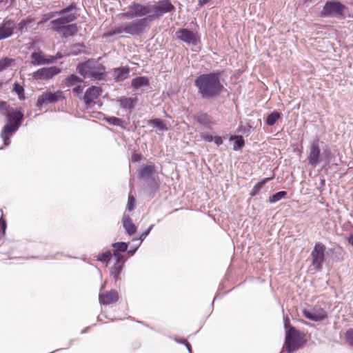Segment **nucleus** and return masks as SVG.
Here are the masks:
<instances>
[{"label": "nucleus", "mask_w": 353, "mask_h": 353, "mask_svg": "<svg viewBox=\"0 0 353 353\" xmlns=\"http://www.w3.org/2000/svg\"><path fill=\"white\" fill-rule=\"evenodd\" d=\"M198 94L203 99H212L219 97L224 90L221 81L220 72H210L198 76L194 80Z\"/></svg>", "instance_id": "1"}, {"label": "nucleus", "mask_w": 353, "mask_h": 353, "mask_svg": "<svg viewBox=\"0 0 353 353\" xmlns=\"http://www.w3.org/2000/svg\"><path fill=\"white\" fill-rule=\"evenodd\" d=\"M148 28V23H128L124 27L118 26L114 28H108V30L102 34V38L109 41H112L121 37L123 33L135 35L140 34Z\"/></svg>", "instance_id": "2"}, {"label": "nucleus", "mask_w": 353, "mask_h": 353, "mask_svg": "<svg viewBox=\"0 0 353 353\" xmlns=\"http://www.w3.org/2000/svg\"><path fill=\"white\" fill-rule=\"evenodd\" d=\"M8 119V123L4 125L1 132V137L4 145H8L10 143V137L19 129L21 122L23 119V114L21 111H8L5 114Z\"/></svg>", "instance_id": "3"}, {"label": "nucleus", "mask_w": 353, "mask_h": 353, "mask_svg": "<svg viewBox=\"0 0 353 353\" xmlns=\"http://www.w3.org/2000/svg\"><path fill=\"white\" fill-rule=\"evenodd\" d=\"M305 342V334L297 330L294 327H290V328L285 331V342L281 353L284 350L288 353H293L301 348Z\"/></svg>", "instance_id": "4"}, {"label": "nucleus", "mask_w": 353, "mask_h": 353, "mask_svg": "<svg viewBox=\"0 0 353 353\" xmlns=\"http://www.w3.org/2000/svg\"><path fill=\"white\" fill-rule=\"evenodd\" d=\"M77 69L83 78L102 80L105 76V67L92 60L79 64Z\"/></svg>", "instance_id": "5"}, {"label": "nucleus", "mask_w": 353, "mask_h": 353, "mask_svg": "<svg viewBox=\"0 0 353 353\" xmlns=\"http://www.w3.org/2000/svg\"><path fill=\"white\" fill-rule=\"evenodd\" d=\"M320 143H323L318 138H316L309 145L307 157V163L314 168L321 162L323 161H327L330 156V151L329 150H323V152H321Z\"/></svg>", "instance_id": "6"}, {"label": "nucleus", "mask_w": 353, "mask_h": 353, "mask_svg": "<svg viewBox=\"0 0 353 353\" xmlns=\"http://www.w3.org/2000/svg\"><path fill=\"white\" fill-rule=\"evenodd\" d=\"M346 6L337 0L326 1L321 11V15L324 17H336L341 19L344 16Z\"/></svg>", "instance_id": "7"}, {"label": "nucleus", "mask_w": 353, "mask_h": 353, "mask_svg": "<svg viewBox=\"0 0 353 353\" xmlns=\"http://www.w3.org/2000/svg\"><path fill=\"white\" fill-rule=\"evenodd\" d=\"M325 245L321 242H316L311 252L312 265L317 272L323 269V264L325 258Z\"/></svg>", "instance_id": "8"}, {"label": "nucleus", "mask_w": 353, "mask_h": 353, "mask_svg": "<svg viewBox=\"0 0 353 353\" xmlns=\"http://www.w3.org/2000/svg\"><path fill=\"white\" fill-rule=\"evenodd\" d=\"M175 7L170 0H160L156 4L150 5V17H158L174 11Z\"/></svg>", "instance_id": "9"}, {"label": "nucleus", "mask_w": 353, "mask_h": 353, "mask_svg": "<svg viewBox=\"0 0 353 353\" xmlns=\"http://www.w3.org/2000/svg\"><path fill=\"white\" fill-rule=\"evenodd\" d=\"M64 99L63 92L61 90L54 92H45L38 97L37 106L41 108L45 104L54 103Z\"/></svg>", "instance_id": "10"}, {"label": "nucleus", "mask_w": 353, "mask_h": 353, "mask_svg": "<svg viewBox=\"0 0 353 353\" xmlns=\"http://www.w3.org/2000/svg\"><path fill=\"white\" fill-rule=\"evenodd\" d=\"M125 14L129 19L141 17L147 14L150 16V5L144 6L139 3L133 2L128 6V10Z\"/></svg>", "instance_id": "11"}, {"label": "nucleus", "mask_w": 353, "mask_h": 353, "mask_svg": "<svg viewBox=\"0 0 353 353\" xmlns=\"http://www.w3.org/2000/svg\"><path fill=\"white\" fill-rule=\"evenodd\" d=\"M61 17L50 21V22H73L77 19V6L74 3H70L65 8L60 10Z\"/></svg>", "instance_id": "12"}, {"label": "nucleus", "mask_w": 353, "mask_h": 353, "mask_svg": "<svg viewBox=\"0 0 353 353\" xmlns=\"http://www.w3.org/2000/svg\"><path fill=\"white\" fill-rule=\"evenodd\" d=\"M176 37L178 39L189 45H196L199 37L197 32H194L188 29L183 28L176 32Z\"/></svg>", "instance_id": "13"}, {"label": "nucleus", "mask_w": 353, "mask_h": 353, "mask_svg": "<svg viewBox=\"0 0 353 353\" xmlns=\"http://www.w3.org/2000/svg\"><path fill=\"white\" fill-rule=\"evenodd\" d=\"M61 71V69L56 66L42 68L33 73V78L34 79L48 80L59 74Z\"/></svg>", "instance_id": "14"}, {"label": "nucleus", "mask_w": 353, "mask_h": 353, "mask_svg": "<svg viewBox=\"0 0 353 353\" xmlns=\"http://www.w3.org/2000/svg\"><path fill=\"white\" fill-rule=\"evenodd\" d=\"M64 23H53L52 27L54 31L62 34L64 37H68L74 35L78 30L75 23H70L63 26Z\"/></svg>", "instance_id": "15"}, {"label": "nucleus", "mask_w": 353, "mask_h": 353, "mask_svg": "<svg viewBox=\"0 0 353 353\" xmlns=\"http://www.w3.org/2000/svg\"><path fill=\"white\" fill-rule=\"evenodd\" d=\"M101 92L102 89L100 87L92 85L88 88L83 96V100L86 106H90L101 95Z\"/></svg>", "instance_id": "16"}, {"label": "nucleus", "mask_w": 353, "mask_h": 353, "mask_svg": "<svg viewBox=\"0 0 353 353\" xmlns=\"http://www.w3.org/2000/svg\"><path fill=\"white\" fill-rule=\"evenodd\" d=\"M31 63L34 65H39L50 63L56 60L53 56H46L42 52H34L31 54Z\"/></svg>", "instance_id": "17"}, {"label": "nucleus", "mask_w": 353, "mask_h": 353, "mask_svg": "<svg viewBox=\"0 0 353 353\" xmlns=\"http://www.w3.org/2000/svg\"><path fill=\"white\" fill-rule=\"evenodd\" d=\"M304 316L313 321H319L327 318V312L321 308L314 309L311 311L304 310L303 311Z\"/></svg>", "instance_id": "18"}, {"label": "nucleus", "mask_w": 353, "mask_h": 353, "mask_svg": "<svg viewBox=\"0 0 353 353\" xmlns=\"http://www.w3.org/2000/svg\"><path fill=\"white\" fill-rule=\"evenodd\" d=\"M99 299L101 304L110 305L119 300V294L116 290H112L105 293L100 294Z\"/></svg>", "instance_id": "19"}, {"label": "nucleus", "mask_w": 353, "mask_h": 353, "mask_svg": "<svg viewBox=\"0 0 353 353\" xmlns=\"http://www.w3.org/2000/svg\"><path fill=\"white\" fill-rule=\"evenodd\" d=\"M196 121L205 128L211 130L216 125V121L212 117L207 113L202 112L194 117Z\"/></svg>", "instance_id": "20"}, {"label": "nucleus", "mask_w": 353, "mask_h": 353, "mask_svg": "<svg viewBox=\"0 0 353 353\" xmlns=\"http://www.w3.org/2000/svg\"><path fill=\"white\" fill-rule=\"evenodd\" d=\"M117 102L121 108L125 110H129L130 112L134 109L137 103V97H119L117 99Z\"/></svg>", "instance_id": "21"}, {"label": "nucleus", "mask_w": 353, "mask_h": 353, "mask_svg": "<svg viewBox=\"0 0 353 353\" xmlns=\"http://www.w3.org/2000/svg\"><path fill=\"white\" fill-rule=\"evenodd\" d=\"M123 226L126 233L132 236L137 232V227L132 223L131 218L128 214H124L122 218Z\"/></svg>", "instance_id": "22"}, {"label": "nucleus", "mask_w": 353, "mask_h": 353, "mask_svg": "<svg viewBox=\"0 0 353 353\" xmlns=\"http://www.w3.org/2000/svg\"><path fill=\"white\" fill-rule=\"evenodd\" d=\"M114 80L117 82L123 81L130 77V68L128 67H119L114 69Z\"/></svg>", "instance_id": "23"}, {"label": "nucleus", "mask_w": 353, "mask_h": 353, "mask_svg": "<svg viewBox=\"0 0 353 353\" xmlns=\"http://www.w3.org/2000/svg\"><path fill=\"white\" fill-rule=\"evenodd\" d=\"M155 172L154 165H144L139 173V179L142 180H147L151 176H153V174Z\"/></svg>", "instance_id": "24"}, {"label": "nucleus", "mask_w": 353, "mask_h": 353, "mask_svg": "<svg viewBox=\"0 0 353 353\" xmlns=\"http://www.w3.org/2000/svg\"><path fill=\"white\" fill-rule=\"evenodd\" d=\"M14 23H2L0 26V40L10 37L13 33Z\"/></svg>", "instance_id": "25"}, {"label": "nucleus", "mask_w": 353, "mask_h": 353, "mask_svg": "<svg viewBox=\"0 0 353 353\" xmlns=\"http://www.w3.org/2000/svg\"><path fill=\"white\" fill-rule=\"evenodd\" d=\"M82 82L83 79L81 77H78L76 74H71L63 81V84L65 87L70 88L72 86L77 85L78 83Z\"/></svg>", "instance_id": "26"}, {"label": "nucleus", "mask_w": 353, "mask_h": 353, "mask_svg": "<svg viewBox=\"0 0 353 353\" xmlns=\"http://www.w3.org/2000/svg\"><path fill=\"white\" fill-rule=\"evenodd\" d=\"M132 86L134 89H139L143 86H147L149 85V80L145 77H138L132 80Z\"/></svg>", "instance_id": "27"}, {"label": "nucleus", "mask_w": 353, "mask_h": 353, "mask_svg": "<svg viewBox=\"0 0 353 353\" xmlns=\"http://www.w3.org/2000/svg\"><path fill=\"white\" fill-rule=\"evenodd\" d=\"M146 181L147 187L151 192H155L159 189V180L157 176H151Z\"/></svg>", "instance_id": "28"}, {"label": "nucleus", "mask_w": 353, "mask_h": 353, "mask_svg": "<svg viewBox=\"0 0 353 353\" xmlns=\"http://www.w3.org/2000/svg\"><path fill=\"white\" fill-rule=\"evenodd\" d=\"M272 179V177L264 178L261 181L256 183L253 187L252 191L250 192V195L251 196H256L258 194L259 191L262 188V187Z\"/></svg>", "instance_id": "29"}, {"label": "nucleus", "mask_w": 353, "mask_h": 353, "mask_svg": "<svg viewBox=\"0 0 353 353\" xmlns=\"http://www.w3.org/2000/svg\"><path fill=\"white\" fill-rule=\"evenodd\" d=\"M149 124L161 131L168 130V128L163 121L159 119H154L150 121Z\"/></svg>", "instance_id": "30"}, {"label": "nucleus", "mask_w": 353, "mask_h": 353, "mask_svg": "<svg viewBox=\"0 0 353 353\" xmlns=\"http://www.w3.org/2000/svg\"><path fill=\"white\" fill-rule=\"evenodd\" d=\"M105 121L112 125L114 126H120L124 128V123L125 121L119 118L115 117H110L105 119Z\"/></svg>", "instance_id": "31"}, {"label": "nucleus", "mask_w": 353, "mask_h": 353, "mask_svg": "<svg viewBox=\"0 0 353 353\" xmlns=\"http://www.w3.org/2000/svg\"><path fill=\"white\" fill-rule=\"evenodd\" d=\"M287 194H288V193L286 191L278 192L274 194L273 195H272L271 196H270L269 202L270 203H276V202L281 201V199L285 198Z\"/></svg>", "instance_id": "32"}, {"label": "nucleus", "mask_w": 353, "mask_h": 353, "mask_svg": "<svg viewBox=\"0 0 353 353\" xmlns=\"http://www.w3.org/2000/svg\"><path fill=\"white\" fill-rule=\"evenodd\" d=\"M279 118L280 114L278 112L274 111L268 114L266 119V123L269 126H272L276 123V122Z\"/></svg>", "instance_id": "33"}, {"label": "nucleus", "mask_w": 353, "mask_h": 353, "mask_svg": "<svg viewBox=\"0 0 353 353\" xmlns=\"http://www.w3.org/2000/svg\"><path fill=\"white\" fill-rule=\"evenodd\" d=\"M123 269V266L119 264H114L110 269V274L113 276L115 281H118L119 276Z\"/></svg>", "instance_id": "34"}, {"label": "nucleus", "mask_w": 353, "mask_h": 353, "mask_svg": "<svg viewBox=\"0 0 353 353\" xmlns=\"http://www.w3.org/2000/svg\"><path fill=\"white\" fill-rule=\"evenodd\" d=\"M112 246L115 248L114 252H123L128 250V245L125 242H117L112 243Z\"/></svg>", "instance_id": "35"}, {"label": "nucleus", "mask_w": 353, "mask_h": 353, "mask_svg": "<svg viewBox=\"0 0 353 353\" xmlns=\"http://www.w3.org/2000/svg\"><path fill=\"white\" fill-rule=\"evenodd\" d=\"M236 139L233 150H237L241 149L245 145V141L241 136H237L234 137H231L230 139Z\"/></svg>", "instance_id": "36"}, {"label": "nucleus", "mask_w": 353, "mask_h": 353, "mask_svg": "<svg viewBox=\"0 0 353 353\" xmlns=\"http://www.w3.org/2000/svg\"><path fill=\"white\" fill-rule=\"evenodd\" d=\"M14 61V59L8 57L0 59V72L10 66Z\"/></svg>", "instance_id": "37"}, {"label": "nucleus", "mask_w": 353, "mask_h": 353, "mask_svg": "<svg viewBox=\"0 0 353 353\" xmlns=\"http://www.w3.org/2000/svg\"><path fill=\"white\" fill-rule=\"evenodd\" d=\"M330 252L333 254H335L336 256H334L335 259L336 261H340L341 259H342V255L343 254V250L342 249V248L341 247H337V248H330Z\"/></svg>", "instance_id": "38"}, {"label": "nucleus", "mask_w": 353, "mask_h": 353, "mask_svg": "<svg viewBox=\"0 0 353 353\" xmlns=\"http://www.w3.org/2000/svg\"><path fill=\"white\" fill-rule=\"evenodd\" d=\"M113 256L116 259V263L114 264H119L123 267L125 261L124 256L118 252H113Z\"/></svg>", "instance_id": "39"}, {"label": "nucleus", "mask_w": 353, "mask_h": 353, "mask_svg": "<svg viewBox=\"0 0 353 353\" xmlns=\"http://www.w3.org/2000/svg\"><path fill=\"white\" fill-rule=\"evenodd\" d=\"M83 90V86H82L81 85H77L73 88L72 92L75 96H77V97H79L80 99H83V97H82Z\"/></svg>", "instance_id": "40"}, {"label": "nucleus", "mask_w": 353, "mask_h": 353, "mask_svg": "<svg viewBox=\"0 0 353 353\" xmlns=\"http://www.w3.org/2000/svg\"><path fill=\"white\" fill-rule=\"evenodd\" d=\"M111 256V252L110 251L105 252L99 256L98 260L101 262L108 261Z\"/></svg>", "instance_id": "41"}, {"label": "nucleus", "mask_w": 353, "mask_h": 353, "mask_svg": "<svg viewBox=\"0 0 353 353\" xmlns=\"http://www.w3.org/2000/svg\"><path fill=\"white\" fill-rule=\"evenodd\" d=\"M6 222L1 216L0 219V239L4 236L6 230Z\"/></svg>", "instance_id": "42"}, {"label": "nucleus", "mask_w": 353, "mask_h": 353, "mask_svg": "<svg viewBox=\"0 0 353 353\" xmlns=\"http://www.w3.org/2000/svg\"><path fill=\"white\" fill-rule=\"evenodd\" d=\"M345 339L347 342L353 347V330L350 329L345 333Z\"/></svg>", "instance_id": "43"}, {"label": "nucleus", "mask_w": 353, "mask_h": 353, "mask_svg": "<svg viewBox=\"0 0 353 353\" xmlns=\"http://www.w3.org/2000/svg\"><path fill=\"white\" fill-rule=\"evenodd\" d=\"M134 203H135L134 198L133 196H132L131 195H129L126 209L129 211L132 210L134 208Z\"/></svg>", "instance_id": "44"}, {"label": "nucleus", "mask_w": 353, "mask_h": 353, "mask_svg": "<svg viewBox=\"0 0 353 353\" xmlns=\"http://www.w3.org/2000/svg\"><path fill=\"white\" fill-rule=\"evenodd\" d=\"M8 109L7 103L5 101H0V113L2 115H5L8 113Z\"/></svg>", "instance_id": "45"}, {"label": "nucleus", "mask_w": 353, "mask_h": 353, "mask_svg": "<svg viewBox=\"0 0 353 353\" xmlns=\"http://www.w3.org/2000/svg\"><path fill=\"white\" fill-rule=\"evenodd\" d=\"M200 137L202 140H203L206 142L213 141L214 137L211 134H205V133H201Z\"/></svg>", "instance_id": "46"}, {"label": "nucleus", "mask_w": 353, "mask_h": 353, "mask_svg": "<svg viewBox=\"0 0 353 353\" xmlns=\"http://www.w3.org/2000/svg\"><path fill=\"white\" fill-rule=\"evenodd\" d=\"M14 90L18 94L19 96L22 94L24 92L23 88L17 83L14 84Z\"/></svg>", "instance_id": "47"}, {"label": "nucleus", "mask_w": 353, "mask_h": 353, "mask_svg": "<svg viewBox=\"0 0 353 353\" xmlns=\"http://www.w3.org/2000/svg\"><path fill=\"white\" fill-rule=\"evenodd\" d=\"M153 225H151L147 230H145L144 232H143L141 236H139V238L137 239V240H141V241H143L150 232L151 230L153 228Z\"/></svg>", "instance_id": "48"}, {"label": "nucleus", "mask_w": 353, "mask_h": 353, "mask_svg": "<svg viewBox=\"0 0 353 353\" xmlns=\"http://www.w3.org/2000/svg\"><path fill=\"white\" fill-rule=\"evenodd\" d=\"M213 141L214 142V143L217 145V146H219L223 144V139L221 137L219 136H216L213 138Z\"/></svg>", "instance_id": "49"}, {"label": "nucleus", "mask_w": 353, "mask_h": 353, "mask_svg": "<svg viewBox=\"0 0 353 353\" xmlns=\"http://www.w3.org/2000/svg\"><path fill=\"white\" fill-rule=\"evenodd\" d=\"M284 326L285 328V330H288L290 327H292L290 325V320L288 316L284 317Z\"/></svg>", "instance_id": "50"}, {"label": "nucleus", "mask_w": 353, "mask_h": 353, "mask_svg": "<svg viewBox=\"0 0 353 353\" xmlns=\"http://www.w3.org/2000/svg\"><path fill=\"white\" fill-rule=\"evenodd\" d=\"M141 159V156L138 154H134L132 155V160L135 162L139 161Z\"/></svg>", "instance_id": "51"}, {"label": "nucleus", "mask_w": 353, "mask_h": 353, "mask_svg": "<svg viewBox=\"0 0 353 353\" xmlns=\"http://www.w3.org/2000/svg\"><path fill=\"white\" fill-rule=\"evenodd\" d=\"M137 250V247L134 249H131V250H128V254L130 256H133L135 254Z\"/></svg>", "instance_id": "52"}, {"label": "nucleus", "mask_w": 353, "mask_h": 353, "mask_svg": "<svg viewBox=\"0 0 353 353\" xmlns=\"http://www.w3.org/2000/svg\"><path fill=\"white\" fill-rule=\"evenodd\" d=\"M348 242L350 244L353 245V234L350 235L348 238Z\"/></svg>", "instance_id": "53"}, {"label": "nucleus", "mask_w": 353, "mask_h": 353, "mask_svg": "<svg viewBox=\"0 0 353 353\" xmlns=\"http://www.w3.org/2000/svg\"><path fill=\"white\" fill-rule=\"evenodd\" d=\"M185 346L187 347V348H188V350L189 352H190V353H191V345H190V344L189 343H188V342H187V343H185Z\"/></svg>", "instance_id": "54"}, {"label": "nucleus", "mask_w": 353, "mask_h": 353, "mask_svg": "<svg viewBox=\"0 0 353 353\" xmlns=\"http://www.w3.org/2000/svg\"><path fill=\"white\" fill-rule=\"evenodd\" d=\"M54 57H56V60L58 59H60L62 57V55L61 54V53L58 52L56 56H54Z\"/></svg>", "instance_id": "55"}, {"label": "nucleus", "mask_w": 353, "mask_h": 353, "mask_svg": "<svg viewBox=\"0 0 353 353\" xmlns=\"http://www.w3.org/2000/svg\"><path fill=\"white\" fill-rule=\"evenodd\" d=\"M20 22L21 23H23V22H32V20L31 19H22Z\"/></svg>", "instance_id": "56"}, {"label": "nucleus", "mask_w": 353, "mask_h": 353, "mask_svg": "<svg viewBox=\"0 0 353 353\" xmlns=\"http://www.w3.org/2000/svg\"><path fill=\"white\" fill-rule=\"evenodd\" d=\"M320 183H321V185L322 187H323L325 185V179H321Z\"/></svg>", "instance_id": "57"}, {"label": "nucleus", "mask_w": 353, "mask_h": 353, "mask_svg": "<svg viewBox=\"0 0 353 353\" xmlns=\"http://www.w3.org/2000/svg\"><path fill=\"white\" fill-rule=\"evenodd\" d=\"M176 341L178 343H184V344H185V343H187V341L185 340H176Z\"/></svg>", "instance_id": "58"}, {"label": "nucleus", "mask_w": 353, "mask_h": 353, "mask_svg": "<svg viewBox=\"0 0 353 353\" xmlns=\"http://www.w3.org/2000/svg\"><path fill=\"white\" fill-rule=\"evenodd\" d=\"M3 22H8V23H10V22H14V21H13L12 19H8V20L4 19V20L3 21Z\"/></svg>", "instance_id": "59"}, {"label": "nucleus", "mask_w": 353, "mask_h": 353, "mask_svg": "<svg viewBox=\"0 0 353 353\" xmlns=\"http://www.w3.org/2000/svg\"><path fill=\"white\" fill-rule=\"evenodd\" d=\"M138 22H140V23L146 22V19H142L139 20Z\"/></svg>", "instance_id": "60"}, {"label": "nucleus", "mask_w": 353, "mask_h": 353, "mask_svg": "<svg viewBox=\"0 0 353 353\" xmlns=\"http://www.w3.org/2000/svg\"><path fill=\"white\" fill-rule=\"evenodd\" d=\"M39 22L43 23V22H47V19H41Z\"/></svg>", "instance_id": "61"}, {"label": "nucleus", "mask_w": 353, "mask_h": 353, "mask_svg": "<svg viewBox=\"0 0 353 353\" xmlns=\"http://www.w3.org/2000/svg\"><path fill=\"white\" fill-rule=\"evenodd\" d=\"M21 26L20 27V28H23V25H25L26 23H21Z\"/></svg>", "instance_id": "62"}, {"label": "nucleus", "mask_w": 353, "mask_h": 353, "mask_svg": "<svg viewBox=\"0 0 353 353\" xmlns=\"http://www.w3.org/2000/svg\"><path fill=\"white\" fill-rule=\"evenodd\" d=\"M2 2V0H0V3Z\"/></svg>", "instance_id": "63"}]
</instances>
